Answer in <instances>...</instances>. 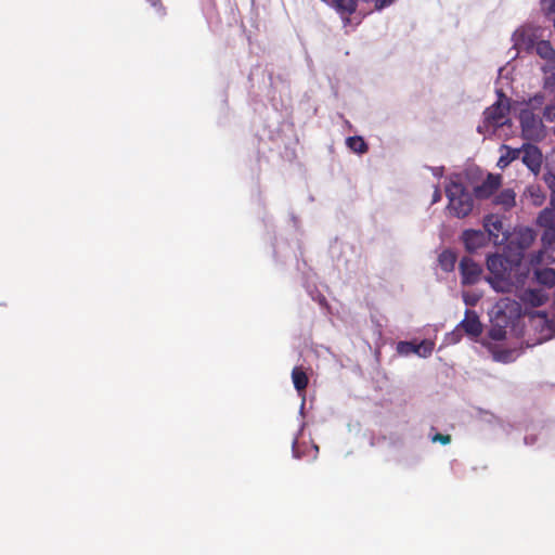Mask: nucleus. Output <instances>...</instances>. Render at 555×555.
Wrapping results in <instances>:
<instances>
[{
	"label": "nucleus",
	"instance_id": "nucleus-1",
	"mask_svg": "<svg viewBox=\"0 0 555 555\" xmlns=\"http://www.w3.org/2000/svg\"><path fill=\"white\" fill-rule=\"evenodd\" d=\"M487 269L490 273L487 282L498 293H512L515 287L526 285L530 278V268L522 261V253L513 251L511 247L504 254L489 255Z\"/></svg>",
	"mask_w": 555,
	"mask_h": 555
},
{
	"label": "nucleus",
	"instance_id": "nucleus-2",
	"mask_svg": "<svg viewBox=\"0 0 555 555\" xmlns=\"http://www.w3.org/2000/svg\"><path fill=\"white\" fill-rule=\"evenodd\" d=\"M513 41L518 52L535 53L547 64L555 65V49L543 39L540 28L522 26L513 34Z\"/></svg>",
	"mask_w": 555,
	"mask_h": 555
},
{
	"label": "nucleus",
	"instance_id": "nucleus-3",
	"mask_svg": "<svg viewBox=\"0 0 555 555\" xmlns=\"http://www.w3.org/2000/svg\"><path fill=\"white\" fill-rule=\"evenodd\" d=\"M544 94H535L519 109L518 120L522 137L527 140H538L544 134L542 108Z\"/></svg>",
	"mask_w": 555,
	"mask_h": 555
},
{
	"label": "nucleus",
	"instance_id": "nucleus-4",
	"mask_svg": "<svg viewBox=\"0 0 555 555\" xmlns=\"http://www.w3.org/2000/svg\"><path fill=\"white\" fill-rule=\"evenodd\" d=\"M509 99L502 91H498V100L483 112L477 131L486 138L494 135L499 128L509 122Z\"/></svg>",
	"mask_w": 555,
	"mask_h": 555
},
{
	"label": "nucleus",
	"instance_id": "nucleus-5",
	"mask_svg": "<svg viewBox=\"0 0 555 555\" xmlns=\"http://www.w3.org/2000/svg\"><path fill=\"white\" fill-rule=\"evenodd\" d=\"M448 209L456 218H465L474 208V196L461 182L451 180L446 186Z\"/></svg>",
	"mask_w": 555,
	"mask_h": 555
},
{
	"label": "nucleus",
	"instance_id": "nucleus-6",
	"mask_svg": "<svg viewBox=\"0 0 555 555\" xmlns=\"http://www.w3.org/2000/svg\"><path fill=\"white\" fill-rule=\"evenodd\" d=\"M483 232H486L489 240L494 244H500L504 242L507 236L504 233L503 229V220L499 215L490 214L483 217Z\"/></svg>",
	"mask_w": 555,
	"mask_h": 555
},
{
	"label": "nucleus",
	"instance_id": "nucleus-7",
	"mask_svg": "<svg viewBox=\"0 0 555 555\" xmlns=\"http://www.w3.org/2000/svg\"><path fill=\"white\" fill-rule=\"evenodd\" d=\"M531 321L535 328H540V336L537 343L541 344L555 336V317L553 319H548L546 312L538 311L532 315Z\"/></svg>",
	"mask_w": 555,
	"mask_h": 555
},
{
	"label": "nucleus",
	"instance_id": "nucleus-8",
	"mask_svg": "<svg viewBox=\"0 0 555 555\" xmlns=\"http://www.w3.org/2000/svg\"><path fill=\"white\" fill-rule=\"evenodd\" d=\"M481 267L470 257H463L460 261V273L463 285L476 284L481 275Z\"/></svg>",
	"mask_w": 555,
	"mask_h": 555
},
{
	"label": "nucleus",
	"instance_id": "nucleus-9",
	"mask_svg": "<svg viewBox=\"0 0 555 555\" xmlns=\"http://www.w3.org/2000/svg\"><path fill=\"white\" fill-rule=\"evenodd\" d=\"M463 244L468 253H476L490 242L489 236L482 230L468 229L462 233Z\"/></svg>",
	"mask_w": 555,
	"mask_h": 555
},
{
	"label": "nucleus",
	"instance_id": "nucleus-10",
	"mask_svg": "<svg viewBox=\"0 0 555 555\" xmlns=\"http://www.w3.org/2000/svg\"><path fill=\"white\" fill-rule=\"evenodd\" d=\"M512 293H515V295L524 305H529L531 307L542 306L547 298L543 291L535 288H525V285L520 286L519 288L515 287Z\"/></svg>",
	"mask_w": 555,
	"mask_h": 555
},
{
	"label": "nucleus",
	"instance_id": "nucleus-11",
	"mask_svg": "<svg viewBox=\"0 0 555 555\" xmlns=\"http://www.w3.org/2000/svg\"><path fill=\"white\" fill-rule=\"evenodd\" d=\"M520 150L521 162L530 171L538 173L542 165V153L539 147L528 143L524 144Z\"/></svg>",
	"mask_w": 555,
	"mask_h": 555
},
{
	"label": "nucleus",
	"instance_id": "nucleus-12",
	"mask_svg": "<svg viewBox=\"0 0 555 555\" xmlns=\"http://www.w3.org/2000/svg\"><path fill=\"white\" fill-rule=\"evenodd\" d=\"M457 326L463 333L472 338H477L482 333V325L479 317L472 310H466L464 320H462Z\"/></svg>",
	"mask_w": 555,
	"mask_h": 555
},
{
	"label": "nucleus",
	"instance_id": "nucleus-13",
	"mask_svg": "<svg viewBox=\"0 0 555 555\" xmlns=\"http://www.w3.org/2000/svg\"><path fill=\"white\" fill-rule=\"evenodd\" d=\"M501 185V178L494 175H488L481 184L475 186L474 193L477 198L486 199L492 196Z\"/></svg>",
	"mask_w": 555,
	"mask_h": 555
},
{
	"label": "nucleus",
	"instance_id": "nucleus-14",
	"mask_svg": "<svg viewBox=\"0 0 555 555\" xmlns=\"http://www.w3.org/2000/svg\"><path fill=\"white\" fill-rule=\"evenodd\" d=\"M544 91L552 93L554 98L550 103L544 101L542 108L543 119L547 122H555V72L546 77Z\"/></svg>",
	"mask_w": 555,
	"mask_h": 555
},
{
	"label": "nucleus",
	"instance_id": "nucleus-15",
	"mask_svg": "<svg viewBox=\"0 0 555 555\" xmlns=\"http://www.w3.org/2000/svg\"><path fill=\"white\" fill-rule=\"evenodd\" d=\"M292 380L295 389L302 396L307 386H308V376L306 372L300 366H295L292 371Z\"/></svg>",
	"mask_w": 555,
	"mask_h": 555
},
{
	"label": "nucleus",
	"instance_id": "nucleus-16",
	"mask_svg": "<svg viewBox=\"0 0 555 555\" xmlns=\"http://www.w3.org/2000/svg\"><path fill=\"white\" fill-rule=\"evenodd\" d=\"M502 150L504 153H502L496 164L501 169L506 168L513 160L520 157L521 150L519 149H512L509 146L502 145Z\"/></svg>",
	"mask_w": 555,
	"mask_h": 555
},
{
	"label": "nucleus",
	"instance_id": "nucleus-17",
	"mask_svg": "<svg viewBox=\"0 0 555 555\" xmlns=\"http://www.w3.org/2000/svg\"><path fill=\"white\" fill-rule=\"evenodd\" d=\"M515 197L516 194L512 189H505L495 196L494 203L507 210L515 205Z\"/></svg>",
	"mask_w": 555,
	"mask_h": 555
},
{
	"label": "nucleus",
	"instance_id": "nucleus-18",
	"mask_svg": "<svg viewBox=\"0 0 555 555\" xmlns=\"http://www.w3.org/2000/svg\"><path fill=\"white\" fill-rule=\"evenodd\" d=\"M438 262L443 271L450 272L455 267L456 255L454 251L446 249L439 255Z\"/></svg>",
	"mask_w": 555,
	"mask_h": 555
},
{
	"label": "nucleus",
	"instance_id": "nucleus-19",
	"mask_svg": "<svg viewBox=\"0 0 555 555\" xmlns=\"http://www.w3.org/2000/svg\"><path fill=\"white\" fill-rule=\"evenodd\" d=\"M534 278L539 284H542V285H545L548 287L555 285V270L552 268L535 270Z\"/></svg>",
	"mask_w": 555,
	"mask_h": 555
},
{
	"label": "nucleus",
	"instance_id": "nucleus-20",
	"mask_svg": "<svg viewBox=\"0 0 555 555\" xmlns=\"http://www.w3.org/2000/svg\"><path fill=\"white\" fill-rule=\"evenodd\" d=\"M331 2L340 15L347 16L356 11L358 4V0H331Z\"/></svg>",
	"mask_w": 555,
	"mask_h": 555
},
{
	"label": "nucleus",
	"instance_id": "nucleus-21",
	"mask_svg": "<svg viewBox=\"0 0 555 555\" xmlns=\"http://www.w3.org/2000/svg\"><path fill=\"white\" fill-rule=\"evenodd\" d=\"M533 240H534V233H533V231L531 229L521 230L518 233L519 246H518V248L515 251L524 253L525 249L530 246V244L533 242ZM524 256H525V254H522V257Z\"/></svg>",
	"mask_w": 555,
	"mask_h": 555
},
{
	"label": "nucleus",
	"instance_id": "nucleus-22",
	"mask_svg": "<svg viewBox=\"0 0 555 555\" xmlns=\"http://www.w3.org/2000/svg\"><path fill=\"white\" fill-rule=\"evenodd\" d=\"M347 146L357 154H364L367 151V144L362 137H349L346 140Z\"/></svg>",
	"mask_w": 555,
	"mask_h": 555
},
{
	"label": "nucleus",
	"instance_id": "nucleus-23",
	"mask_svg": "<svg viewBox=\"0 0 555 555\" xmlns=\"http://www.w3.org/2000/svg\"><path fill=\"white\" fill-rule=\"evenodd\" d=\"M538 222L543 228L555 227V208L543 209L538 217Z\"/></svg>",
	"mask_w": 555,
	"mask_h": 555
},
{
	"label": "nucleus",
	"instance_id": "nucleus-24",
	"mask_svg": "<svg viewBox=\"0 0 555 555\" xmlns=\"http://www.w3.org/2000/svg\"><path fill=\"white\" fill-rule=\"evenodd\" d=\"M435 344L431 340H422L420 344H415V354L427 358L429 357L434 351Z\"/></svg>",
	"mask_w": 555,
	"mask_h": 555
},
{
	"label": "nucleus",
	"instance_id": "nucleus-25",
	"mask_svg": "<svg viewBox=\"0 0 555 555\" xmlns=\"http://www.w3.org/2000/svg\"><path fill=\"white\" fill-rule=\"evenodd\" d=\"M542 242L545 249L555 250V227L545 228Z\"/></svg>",
	"mask_w": 555,
	"mask_h": 555
},
{
	"label": "nucleus",
	"instance_id": "nucleus-26",
	"mask_svg": "<svg viewBox=\"0 0 555 555\" xmlns=\"http://www.w3.org/2000/svg\"><path fill=\"white\" fill-rule=\"evenodd\" d=\"M397 353L402 357H408L415 353V344L412 341H399L396 347Z\"/></svg>",
	"mask_w": 555,
	"mask_h": 555
},
{
	"label": "nucleus",
	"instance_id": "nucleus-27",
	"mask_svg": "<svg viewBox=\"0 0 555 555\" xmlns=\"http://www.w3.org/2000/svg\"><path fill=\"white\" fill-rule=\"evenodd\" d=\"M462 337H463V332L456 325L452 332L446 334L443 344L447 346L457 344L462 339Z\"/></svg>",
	"mask_w": 555,
	"mask_h": 555
},
{
	"label": "nucleus",
	"instance_id": "nucleus-28",
	"mask_svg": "<svg viewBox=\"0 0 555 555\" xmlns=\"http://www.w3.org/2000/svg\"><path fill=\"white\" fill-rule=\"evenodd\" d=\"M541 10L546 16L555 13V0H541Z\"/></svg>",
	"mask_w": 555,
	"mask_h": 555
},
{
	"label": "nucleus",
	"instance_id": "nucleus-29",
	"mask_svg": "<svg viewBox=\"0 0 555 555\" xmlns=\"http://www.w3.org/2000/svg\"><path fill=\"white\" fill-rule=\"evenodd\" d=\"M292 452L295 459H302L305 456V454L299 449L298 437H296L293 441Z\"/></svg>",
	"mask_w": 555,
	"mask_h": 555
},
{
	"label": "nucleus",
	"instance_id": "nucleus-30",
	"mask_svg": "<svg viewBox=\"0 0 555 555\" xmlns=\"http://www.w3.org/2000/svg\"><path fill=\"white\" fill-rule=\"evenodd\" d=\"M431 440L434 442H441L442 444H447L450 442L451 438L449 435H441V434H436Z\"/></svg>",
	"mask_w": 555,
	"mask_h": 555
},
{
	"label": "nucleus",
	"instance_id": "nucleus-31",
	"mask_svg": "<svg viewBox=\"0 0 555 555\" xmlns=\"http://www.w3.org/2000/svg\"><path fill=\"white\" fill-rule=\"evenodd\" d=\"M543 261V251H539L531 256L530 263L531 264H539Z\"/></svg>",
	"mask_w": 555,
	"mask_h": 555
},
{
	"label": "nucleus",
	"instance_id": "nucleus-32",
	"mask_svg": "<svg viewBox=\"0 0 555 555\" xmlns=\"http://www.w3.org/2000/svg\"><path fill=\"white\" fill-rule=\"evenodd\" d=\"M395 0H376L375 7L378 10L389 7Z\"/></svg>",
	"mask_w": 555,
	"mask_h": 555
},
{
	"label": "nucleus",
	"instance_id": "nucleus-33",
	"mask_svg": "<svg viewBox=\"0 0 555 555\" xmlns=\"http://www.w3.org/2000/svg\"><path fill=\"white\" fill-rule=\"evenodd\" d=\"M495 359H496L498 361L508 362V361H511V360H512V353H511V352H508V353H506V354H504V356H502V354H498V356H495Z\"/></svg>",
	"mask_w": 555,
	"mask_h": 555
},
{
	"label": "nucleus",
	"instance_id": "nucleus-34",
	"mask_svg": "<svg viewBox=\"0 0 555 555\" xmlns=\"http://www.w3.org/2000/svg\"><path fill=\"white\" fill-rule=\"evenodd\" d=\"M431 171L435 177L440 178L443 175V167H434Z\"/></svg>",
	"mask_w": 555,
	"mask_h": 555
},
{
	"label": "nucleus",
	"instance_id": "nucleus-35",
	"mask_svg": "<svg viewBox=\"0 0 555 555\" xmlns=\"http://www.w3.org/2000/svg\"><path fill=\"white\" fill-rule=\"evenodd\" d=\"M441 199V193L438 188H436L434 194H433V204L438 203Z\"/></svg>",
	"mask_w": 555,
	"mask_h": 555
},
{
	"label": "nucleus",
	"instance_id": "nucleus-36",
	"mask_svg": "<svg viewBox=\"0 0 555 555\" xmlns=\"http://www.w3.org/2000/svg\"><path fill=\"white\" fill-rule=\"evenodd\" d=\"M313 300L318 301L321 306L326 304V298L322 294H318L315 297H312Z\"/></svg>",
	"mask_w": 555,
	"mask_h": 555
},
{
	"label": "nucleus",
	"instance_id": "nucleus-37",
	"mask_svg": "<svg viewBox=\"0 0 555 555\" xmlns=\"http://www.w3.org/2000/svg\"><path fill=\"white\" fill-rule=\"evenodd\" d=\"M535 442V438L532 437V436H526L525 437V443L528 444V446H531Z\"/></svg>",
	"mask_w": 555,
	"mask_h": 555
},
{
	"label": "nucleus",
	"instance_id": "nucleus-38",
	"mask_svg": "<svg viewBox=\"0 0 555 555\" xmlns=\"http://www.w3.org/2000/svg\"><path fill=\"white\" fill-rule=\"evenodd\" d=\"M551 205H552V207L555 208V191H553L552 195H551Z\"/></svg>",
	"mask_w": 555,
	"mask_h": 555
},
{
	"label": "nucleus",
	"instance_id": "nucleus-39",
	"mask_svg": "<svg viewBox=\"0 0 555 555\" xmlns=\"http://www.w3.org/2000/svg\"><path fill=\"white\" fill-rule=\"evenodd\" d=\"M152 5L156 7L159 0H147Z\"/></svg>",
	"mask_w": 555,
	"mask_h": 555
},
{
	"label": "nucleus",
	"instance_id": "nucleus-40",
	"mask_svg": "<svg viewBox=\"0 0 555 555\" xmlns=\"http://www.w3.org/2000/svg\"><path fill=\"white\" fill-rule=\"evenodd\" d=\"M313 450H314V452L317 453V452L319 451L318 446H313Z\"/></svg>",
	"mask_w": 555,
	"mask_h": 555
},
{
	"label": "nucleus",
	"instance_id": "nucleus-41",
	"mask_svg": "<svg viewBox=\"0 0 555 555\" xmlns=\"http://www.w3.org/2000/svg\"><path fill=\"white\" fill-rule=\"evenodd\" d=\"M304 406H305V399L302 400V403H301V411L304 410Z\"/></svg>",
	"mask_w": 555,
	"mask_h": 555
}]
</instances>
